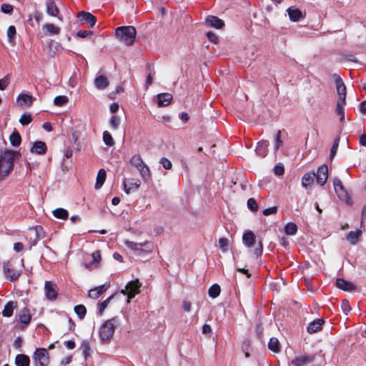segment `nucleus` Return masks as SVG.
<instances>
[{"mask_svg":"<svg viewBox=\"0 0 366 366\" xmlns=\"http://www.w3.org/2000/svg\"><path fill=\"white\" fill-rule=\"evenodd\" d=\"M18 152L5 149L0 153V182L3 181L14 169L15 157Z\"/></svg>","mask_w":366,"mask_h":366,"instance_id":"f257e3e1","label":"nucleus"},{"mask_svg":"<svg viewBox=\"0 0 366 366\" xmlns=\"http://www.w3.org/2000/svg\"><path fill=\"white\" fill-rule=\"evenodd\" d=\"M136 35V29L132 26H119L115 30L116 38L126 46H131L134 44Z\"/></svg>","mask_w":366,"mask_h":366,"instance_id":"f03ea898","label":"nucleus"},{"mask_svg":"<svg viewBox=\"0 0 366 366\" xmlns=\"http://www.w3.org/2000/svg\"><path fill=\"white\" fill-rule=\"evenodd\" d=\"M130 164L139 171L142 178L144 181H149L151 179V172L149 167L144 163L140 154H137L130 159Z\"/></svg>","mask_w":366,"mask_h":366,"instance_id":"7ed1b4c3","label":"nucleus"},{"mask_svg":"<svg viewBox=\"0 0 366 366\" xmlns=\"http://www.w3.org/2000/svg\"><path fill=\"white\" fill-rule=\"evenodd\" d=\"M117 318L114 317L108 320L100 327L99 335L102 342L109 341L114 335L115 331V325Z\"/></svg>","mask_w":366,"mask_h":366,"instance_id":"20e7f679","label":"nucleus"},{"mask_svg":"<svg viewBox=\"0 0 366 366\" xmlns=\"http://www.w3.org/2000/svg\"><path fill=\"white\" fill-rule=\"evenodd\" d=\"M125 245L129 249L134 251L139 254H142V252L151 253L153 250L152 243L149 241L137 243L132 241L127 240L125 242Z\"/></svg>","mask_w":366,"mask_h":366,"instance_id":"39448f33","label":"nucleus"},{"mask_svg":"<svg viewBox=\"0 0 366 366\" xmlns=\"http://www.w3.org/2000/svg\"><path fill=\"white\" fill-rule=\"evenodd\" d=\"M32 357L34 366H47L49 363V355L45 348H37Z\"/></svg>","mask_w":366,"mask_h":366,"instance_id":"423d86ee","label":"nucleus"},{"mask_svg":"<svg viewBox=\"0 0 366 366\" xmlns=\"http://www.w3.org/2000/svg\"><path fill=\"white\" fill-rule=\"evenodd\" d=\"M3 269L6 278L11 282L18 280L21 274V270L17 269L14 263L11 261H7L4 263Z\"/></svg>","mask_w":366,"mask_h":366,"instance_id":"0eeeda50","label":"nucleus"},{"mask_svg":"<svg viewBox=\"0 0 366 366\" xmlns=\"http://www.w3.org/2000/svg\"><path fill=\"white\" fill-rule=\"evenodd\" d=\"M315 355H304L296 357L291 361V366H320L319 364H314Z\"/></svg>","mask_w":366,"mask_h":366,"instance_id":"6e6552de","label":"nucleus"},{"mask_svg":"<svg viewBox=\"0 0 366 366\" xmlns=\"http://www.w3.org/2000/svg\"><path fill=\"white\" fill-rule=\"evenodd\" d=\"M141 286L142 283L139 280H132L127 283L125 290H122L121 292L127 295L129 302L131 299L139 293Z\"/></svg>","mask_w":366,"mask_h":366,"instance_id":"1a4fd4ad","label":"nucleus"},{"mask_svg":"<svg viewBox=\"0 0 366 366\" xmlns=\"http://www.w3.org/2000/svg\"><path fill=\"white\" fill-rule=\"evenodd\" d=\"M16 320L21 324L19 326V328L22 330H24L26 326H27L31 320L30 310L28 307H24L18 311L16 314Z\"/></svg>","mask_w":366,"mask_h":366,"instance_id":"9d476101","label":"nucleus"},{"mask_svg":"<svg viewBox=\"0 0 366 366\" xmlns=\"http://www.w3.org/2000/svg\"><path fill=\"white\" fill-rule=\"evenodd\" d=\"M316 181L318 184L323 186L328 179V167L326 164H322L317 168L315 173Z\"/></svg>","mask_w":366,"mask_h":366,"instance_id":"9b49d317","label":"nucleus"},{"mask_svg":"<svg viewBox=\"0 0 366 366\" xmlns=\"http://www.w3.org/2000/svg\"><path fill=\"white\" fill-rule=\"evenodd\" d=\"M46 297L49 300H55L57 297V287L51 281H46L44 285Z\"/></svg>","mask_w":366,"mask_h":366,"instance_id":"f8f14e48","label":"nucleus"},{"mask_svg":"<svg viewBox=\"0 0 366 366\" xmlns=\"http://www.w3.org/2000/svg\"><path fill=\"white\" fill-rule=\"evenodd\" d=\"M36 100L35 97L29 94H20L16 98V104L20 107H29Z\"/></svg>","mask_w":366,"mask_h":366,"instance_id":"ddd939ff","label":"nucleus"},{"mask_svg":"<svg viewBox=\"0 0 366 366\" xmlns=\"http://www.w3.org/2000/svg\"><path fill=\"white\" fill-rule=\"evenodd\" d=\"M47 151V146L44 142L36 141L33 143L32 147L30 149V152L33 154L42 155L46 154Z\"/></svg>","mask_w":366,"mask_h":366,"instance_id":"4468645a","label":"nucleus"},{"mask_svg":"<svg viewBox=\"0 0 366 366\" xmlns=\"http://www.w3.org/2000/svg\"><path fill=\"white\" fill-rule=\"evenodd\" d=\"M336 286L344 291L351 292L356 290V286L350 281L343 278H337L336 280Z\"/></svg>","mask_w":366,"mask_h":366,"instance_id":"2eb2a0df","label":"nucleus"},{"mask_svg":"<svg viewBox=\"0 0 366 366\" xmlns=\"http://www.w3.org/2000/svg\"><path fill=\"white\" fill-rule=\"evenodd\" d=\"M110 285L109 282H106L105 284L97 287L94 289H92L89 291V297L93 299L98 298L100 295L104 293L109 288Z\"/></svg>","mask_w":366,"mask_h":366,"instance_id":"dca6fc26","label":"nucleus"},{"mask_svg":"<svg viewBox=\"0 0 366 366\" xmlns=\"http://www.w3.org/2000/svg\"><path fill=\"white\" fill-rule=\"evenodd\" d=\"M46 13L48 15L54 16V17H58V19L60 21L63 20V18L61 16H59V10L57 5L54 1H46Z\"/></svg>","mask_w":366,"mask_h":366,"instance_id":"f3484780","label":"nucleus"},{"mask_svg":"<svg viewBox=\"0 0 366 366\" xmlns=\"http://www.w3.org/2000/svg\"><path fill=\"white\" fill-rule=\"evenodd\" d=\"M141 182L138 179L130 178L124 182V191L129 194L132 189H138L140 187Z\"/></svg>","mask_w":366,"mask_h":366,"instance_id":"a211bd4d","label":"nucleus"},{"mask_svg":"<svg viewBox=\"0 0 366 366\" xmlns=\"http://www.w3.org/2000/svg\"><path fill=\"white\" fill-rule=\"evenodd\" d=\"M269 145V142L267 140L259 141L255 149L256 154L261 157H265L268 152Z\"/></svg>","mask_w":366,"mask_h":366,"instance_id":"6ab92c4d","label":"nucleus"},{"mask_svg":"<svg viewBox=\"0 0 366 366\" xmlns=\"http://www.w3.org/2000/svg\"><path fill=\"white\" fill-rule=\"evenodd\" d=\"M324 323L325 320L323 319H316L308 325L307 330L310 334L317 332L319 330H321L322 326Z\"/></svg>","mask_w":366,"mask_h":366,"instance_id":"aec40b11","label":"nucleus"},{"mask_svg":"<svg viewBox=\"0 0 366 366\" xmlns=\"http://www.w3.org/2000/svg\"><path fill=\"white\" fill-rule=\"evenodd\" d=\"M290 19L292 21L296 22L303 19L305 15L299 9L296 8L290 7L287 9Z\"/></svg>","mask_w":366,"mask_h":366,"instance_id":"412c9836","label":"nucleus"},{"mask_svg":"<svg viewBox=\"0 0 366 366\" xmlns=\"http://www.w3.org/2000/svg\"><path fill=\"white\" fill-rule=\"evenodd\" d=\"M79 17L83 21L87 23L90 27L94 26L97 22V18L89 12L82 11L79 13Z\"/></svg>","mask_w":366,"mask_h":366,"instance_id":"4be33fe9","label":"nucleus"},{"mask_svg":"<svg viewBox=\"0 0 366 366\" xmlns=\"http://www.w3.org/2000/svg\"><path fill=\"white\" fill-rule=\"evenodd\" d=\"M157 104L159 107H166L168 106L171 101L172 100V94L169 93H162L159 94L157 96Z\"/></svg>","mask_w":366,"mask_h":366,"instance_id":"5701e85b","label":"nucleus"},{"mask_svg":"<svg viewBox=\"0 0 366 366\" xmlns=\"http://www.w3.org/2000/svg\"><path fill=\"white\" fill-rule=\"evenodd\" d=\"M17 307V302L9 301L4 306L2 311V315L6 317H10L13 315L14 309Z\"/></svg>","mask_w":366,"mask_h":366,"instance_id":"b1692460","label":"nucleus"},{"mask_svg":"<svg viewBox=\"0 0 366 366\" xmlns=\"http://www.w3.org/2000/svg\"><path fill=\"white\" fill-rule=\"evenodd\" d=\"M362 232L361 229L356 231H350L347 234L346 238L349 242L352 244H356L359 242V239L361 237Z\"/></svg>","mask_w":366,"mask_h":366,"instance_id":"393cba45","label":"nucleus"},{"mask_svg":"<svg viewBox=\"0 0 366 366\" xmlns=\"http://www.w3.org/2000/svg\"><path fill=\"white\" fill-rule=\"evenodd\" d=\"M14 363L16 366H29L30 358L24 354H19L16 356Z\"/></svg>","mask_w":366,"mask_h":366,"instance_id":"a878e982","label":"nucleus"},{"mask_svg":"<svg viewBox=\"0 0 366 366\" xmlns=\"http://www.w3.org/2000/svg\"><path fill=\"white\" fill-rule=\"evenodd\" d=\"M109 84L108 79L103 75L98 76L94 79V85L98 89H104Z\"/></svg>","mask_w":366,"mask_h":366,"instance_id":"bb28decb","label":"nucleus"},{"mask_svg":"<svg viewBox=\"0 0 366 366\" xmlns=\"http://www.w3.org/2000/svg\"><path fill=\"white\" fill-rule=\"evenodd\" d=\"M255 239V236L252 231L246 232L242 236L243 242L248 247H251L254 245Z\"/></svg>","mask_w":366,"mask_h":366,"instance_id":"cd10ccee","label":"nucleus"},{"mask_svg":"<svg viewBox=\"0 0 366 366\" xmlns=\"http://www.w3.org/2000/svg\"><path fill=\"white\" fill-rule=\"evenodd\" d=\"M206 22L212 27L216 29H221L224 26L222 20L214 16H209L206 19Z\"/></svg>","mask_w":366,"mask_h":366,"instance_id":"c85d7f7f","label":"nucleus"},{"mask_svg":"<svg viewBox=\"0 0 366 366\" xmlns=\"http://www.w3.org/2000/svg\"><path fill=\"white\" fill-rule=\"evenodd\" d=\"M335 192L340 200L346 202L347 204H350V197L344 186L342 187H340V188L337 187V189L335 190Z\"/></svg>","mask_w":366,"mask_h":366,"instance_id":"c756f323","label":"nucleus"},{"mask_svg":"<svg viewBox=\"0 0 366 366\" xmlns=\"http://www.w3.org/2000/svg\"><path fill=\"white\" fill-rule=\"evenodd\" d=\"M107 177V173L105 169H100L98 171L96 183H95V189H99L104 184Z\"/></svg>","mask_w":366,"mask_h":366,"instance_id":"7c9ffc66","label":"nucleus"},{"mask_svg":"<svg viewBox=\"0 0 366 366\" xmlns=\"http://www.w3.org/2000/svg\"><path fill=\"white\" fill-rule=\"evenodd\" d=\"M315 176V172L305 174L302 179V186L306 189H307L308 187H311L312 185L314 184Z\"/></svg>","mask_w":366,"mask_h":366,"instance_id":"2f4dec72","label":"nucleus"},{"mask_svg":"<svg viewBox=\"0 0 366 366\" xmlns=\"http://www.w3.org/2000/svg\"><path fill=\"white\" fill-rule=\"evenodd\" d=\"M52 214L56 219L66 220L69 218V212L64 208H56L53 210Z\"/></svg>","mask_w":366,"mask_h":366,"instance_id":"473e14b6","label":"nucleus"},{"mask_svg":"<svg viewBox=\"0 0 366 366\" xmlns=\"http://www.w3.org/2000/svg\"><path fill=\"white\" fill-rule=\"evenodd\" d=\"M43 29L46 31V34L56 35L60 32V28L50 23L45 24Z\"/></svg>","mask_w":366,"mask_h":366,"instance_id":"72a5a7b5","label":"nucleus"},{"mask_svg":"<svg viewBox=\"0 0 366 366\" xmlns=\"http://www.w3.org/2000/svg\"><path fill=\"white\" fill-rule=\"evenodd\" d=\"M9 141L12 146L18 147L21 142V137L19 132L14 130L9 137Z\"/></svg>","mask_w":366,"mask_h":366,"instance_id":"f704fd0d","label":"nucleus"},{"mask_svg":"<svg viewBox=\"0 0 366 366\" xmlns=\"http://www.w3.org/2000/svg\"><path fill=\"white\" fill-rule=\"evenodd\" d=\"M268 348L275 353L279 352L280 351L279 340L275 337L270 338L268 342Z\"/></svg>","mask_w":366,"mask_h":366,"instance_id":"c9c22d12","label":"nucleus"},{"mask_svg":"<svg viewBox=\"0 0 366 366\" xmlns=\"http://www.w3.org/2000/svg\"><path fill=\"white\" fill-rule=\"evenodd\" d=\"M220 292V286L218 284H214L209 288L208 295L212 298H216L219 295Z\"/></svg>","mask_w":366,"mask_h":366,"instance_id":"e433bc0d","label":"nucleus"},{"mask_svg":"<svg viewBox=\"0 0 366 366\" xmlns=\"http://www.w3.org/2000/svg\"><path fill=\"white\" fill-rule=\"evenodd\" d=\"M346 102L342 100H337V107H336V112L338 115L340 116V120L343 121L345 119V112H344V106L345 105Z\"/></svg>","mask_w":366,"mask_h":366,"instance_id":"4c0bfd02","label":"nucleus"},{"mask_svg":"<svg viewBox=\"0 0 366 366\" xmlns=\"http://www.w3.org/2000/svg\"><path fill=\"white\" fill-rule=\"evenodd\" d=\"M297 232V226L293 222L287 223L285 227V232L287 235H294Z\"/></svg>","mask_w":366,"mask_h":366,"instance_id":"58836bf2","label":"nucleus"},{"mask_svg":"<svg viewBox=\"0 0 366 366\" xmlns=\"http://www.w3.org/2000/svg\"><path fill=\"white\" fill-rule=\"evenodd\" d=\"M75 313L79 317V319L82 320L84 318L86 314V308L83 305H77L74 308Z\"/></svg>","mask_w":366,"mask_h":366,"instance_id":"ea45409f","label":"nucleus"},{"mask_svg":"<svg viewBox=\"0 0 366 366\" xmlns=\"http://www.w3.org/2000/svg\"><path fill=\"white\" fill-rule=\"evenodd\" d=\"M15 35H16V28H15V26H10L8 28V30H7V36H8L9 42L11 45H14L16 44L15 39H14Z\"/></svg>","mask_w":366,"mask_h":366,"instance_id":"a19ab883","label":"nucleus"},{"mask_svg":"<svg viewBox=\"0 0 366 366\" xmlns=\"http://www.w3.org/2000/svg\"><path fill=\"white\" fill-rule=\"evenodd\" d=\"M92 256L93 260H92V262H91L89 264H85V267L86 268H89L90 266H92L94 264H98L102 259L101 253H100L99 250H97V251L94 252L92 253Z\"/></svg>","mask_w":366,"mask_h":366,"instance_id":"79ce46f5","label":"nucleus"},{"mask_svg":"<svg viewBox=\"0 0 366 366\" xmlns=\"http://www.w3.org/2000/svg\"><path fill=\"white\" fill-rule=\"evenodd\" d=\"M103 141L104 144L109 147H112L114 144L113 137L107 131L103 132Z\"/></svg>","mask_w":366,"mask_h":366,"instance_id":"37998d69","label":"nucleus"},{"mask_svg":"<svg viewBox=\"0 0 366 366\" xmlns=\"http://www.w3.org/2000/svg\"><path fill=\"white\" fill-rule=\"evenodd\" d=\"M68 102V98L66 96H57L54 99V104L57 107H62Z\"/></svg>","mask_w":366,"mask_h":366,"instance_id":"c03bdc74","label":"nucleus"},{"mask_svg":"<svg viewBox=\"0 0 366 366\" xmlns=\"http://www.w3.org/2000/svg\"><path fill=\"white\" fill-rule=\"evenodd\" d=\"M31 121H32L31 115L28 113H24L19 119V122L23 126L28 125L29 124H30L31 122Z\"/></svg>","mask_w":366,"mask_h":366,"instance_id":"a18cd8bd","label":"nucleus"},{"mask_svg":"<svg viewBox=\"0 0 366 366\" xmlns=\"http://www.w3.org/2000/svg\"><path fill=\"white\" fill-rule=\"evenodd\" d=\"M81 348L82 349L83 354L85 358H86L89 355L90 352V345L88 340H84L81 342Z\"/></svg>","mask_w":366,"mask_h":366,"instance_id":"49530a36","label":"nucleus"},{"mask_svg":"<svg viewBox=\"0 0 366 366\" xmlns=\"http://www.w3.org/2000/svg\"><path fill=\"white\" fill-rule=\"evenodd\" d=\"M247 207L252 212H257L258 211V204L254 198H249L247 200Z\"/></svg>","mask_w":366,"mask_h":366,"instance_id":"de8ad7c7","label":"nucleus"},{"mask_svg":"<svg viewBox=\"0 0 366 366\" xmlns=\"http://www.w3.org/2000/svg\"><path fill=\"white\" fill-rule=\"evenodd\" d=\"M228 239L225 237L219 239V245L222 252H226L228 250Z\"/></svg>","mask_w":366,"mask_h":366,"instance_id":"09e8293b","label":"nucleus"},{"mask_svg":"<svg viewBox=\"0 0 366 366\" xmlns=\"http://www.w3.org/2000/svg\"><path fill=\"white\" fill-rule=\"evenodd\" d=\"M274 173L277 176H282L285 173L284 165L281 163L277 164L273 169Z\"/></svg>","mask_w":366,"mask_h":366,"instance_id":"8fccbe9b","label":"nucleus"},{"mask_svg":"<svg viewBox=\"0 0 366 366\" xmlns=\"http://www.w3.org/2000/svg\"><path fill=\"white\" fill-rule=\"evenodd\" d=\"M337 92L338 94V96H339V99L338 100H343L344 102H346V94H347V92H346V86H342L340 88H337Z\"/></svg>","mask_w":366,"mask_h":366,"instance_id":"3c124183","label":"nucleus"},{"mask_svg":"<svg viewBox=\"0 0 366 366\" xmlns=\"http://www.w3.org/2000/svg\"><path fill=\"white\" fill-rule=\"evenodd\" d=\"M282 141L281 140V131L280 130H278L277 132V134H276V138H275V144H274V151H277L280 147L282 146Z\"/></svg>","mask_w":366,"mask_h":366,"instance_id":"603ef678","label":"nucleus"},{"mask_svg":"<svg viewBox=\"0 0 366 366\" xmlns=\"http://www.w3.org/2000/svg\"><path fill=\"white\" fill-rule=\"evenodd\" d=\"M333 78H334V80H335L336 89L337 88H340L342 86H345L342 79L340 77V75L335 74L333 75Z\"/></svg>","mask_w":366,"mask_h":366,"instance_id":"864d4df0","label":"nucleus"},{"mask_svg":"<svg viewBox=\"0 0 366 366\" xmlns=\"http://www.w3.org/2000/svg\"><path fill=\"white\" fill-rule=\"evenodd\" d=\"M120 124V118L117 116H113L110 119V126L114 129H117Z\"/></svg>","mask_w":366,"mask_h":366,"instance_id":"5fc2aeb1","label":"nucleus"},{"mask_svg":"<svg viewBox=\"0 0 366 366\" xmlns=\"http://www.w3.org/2000/svg\"><path fill=\"white\" fill-rule=\"evenodd\" d=\"M9 84V75L5 76L4 78L0 79V90H4Z\"/></svg>","mask_w":366,"mask_h":366,"instance_id":"6e6d98bb","label":"nucleus"},{"mask_svg":"<svg viewBox=\"0 0 366 366\" xmlns=\"http://www.w3.org/2000/svg\"><path fill=\"white\" fill-rule=\"evenodd\" d=\"M159 163L162 164L165 169H170L172 167L171 161L166 157H162L160 159Z\"/></svg>","mask_w":366,"mask_h":366,"instance_id":"4d7b16f0","label":"nucleus"},{"mask_svg":"<svg viewBox=\"0 0 366 366\" xmlns=\"http://www.w3.org/2000/svg\"><path fill=\"white\" fill-rule=\"evenodd\" d=\"M1 11L7 14H11L13 11V6L9 4H4L1 6Z\"/></svg>","mask_w":366,"mask_h":366,"instance_id":"13d9d810","label":"nucleus"},{"mask_svg":"<svg viewBox=\"0 0 366 366\" xmlns=\"http://www.w3.org/2000/svg\"><path fill=\"white\" fill-rule=\"evenodd\" d=\"M341 307L345 314H347L348 312L351 310L350 302L347 300L345 299L342 300Z\"/></svg>","mask_w":366,"mask_h":366,"instance_id":"bf43d9fd","label":"nucleus"},{"mask_svg":"<svg viewBox=\"0 0 366 366\" xmlns=\"http://www.w3.org/2000/svg\"><path fill=\"white\" fill-rule=\"evenodd\" d=\"M338 145H339V139H336L334 142V144H333L331 149H330V157L331 159H332L335 157V155L336 154V152H337V150L338 148Z\"/></svg>","mask_w":366,"mask_h":366,"instance_id":"052dcab7","label":"nucleus"},{"mask_svg":"<svg viewBox=\"0 0 366 366\" xmlns=\"http://www.w3.org/2000/svg\"><path fill=\"white\" fill-rule=\"evenodd\" d=\"M262 252H263V244H262V241L259 240L258 242V246L255 248V249L254 251V254L257 257H259L262 254Z\"/></svg>","mask_w":366,"mask_h":366,"instance_id":"680f3d73","label":"nucleus"},{"mask_svg":"<svg viewBox=\"0 0 366 366\" xmlns=\"http://www.w3.org/2000/svg\"><path fill=\"white\" fill-rule=\"evenodd\" d=\"M277 212V207L274 206V207H271L264 209L262 212V214L264 216H268L270 214H275Z\"/></svg>","mask_w":366,"mask_h":366,"instance_id":"e2e57ef3","label":"nucleus"},{"mask_svg":"<svg viewBox=\"0 0 366 366\" xmlns=\"http://www.w3.org/2000/svg\"><path fill=\"white\" fill-rule=\"evenodd\" d=\"M207 36L208 39L212 43L217 44L218 42V36L212 31H209L207 33Z\"/></svg>","mask_w":366,"mask_h":366,"instance_id":"0e129e2a","label":"nucleus"},{"mask_svg":"<svg viewBox=\"0 0 366 366\" xmlns=\"http://www.w3.org/2000/svg\"><path fill=\"white\" fill-rule=\"evenodd\" d=\"M92 34H93V31H86V30L79 31L76 34L77 36H79L80 38H86L89 35H92Z\"/></svg>","mask_w":366,"mask_h":366,"instance_id":"69168bd1","label":"nucleus"},{"mask_svg":"<svg viewBox=\"0 0 366 366\" xmlns=\"http://www.w3.org/2000/svg\"><path fill=\"white\" fill-rule=\"evenodd\" d=\"M112 297L113 296L108 297L107 300H105L100 304L99 312L101 313L106 309V307H107V305H108L109 302H110L111 299L112 298Z\"/></svg>","mask_w":366,"mask_h":366,"instance_id":"338daca9","label":"nucleus"},{"mask_svg":"<svg viewBox=\"0 0 366 366\" xmlns=\"http://www.w3.org/2000/svg\"><path fill=\"white\" fill-rule=\"evenodd\" d=\"M182 307L185 312H189L192 309V303L188 300H184L182 302Z\"/></svg>","mask_w":366,"mask_h":366,"instance_id":"774afa93","label":"nucleus"}]
</instances>
